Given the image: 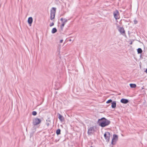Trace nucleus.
<instances>
[{"mask_svg": "<svg viewBox=\"0 0 147 147\" xmlns=\"http://www.w3.org/2000/svg\"><path fill=\"white\" fill-rule=\"evenodd\" d=\"M110 121L105 117H102V127H104L110 123Z\"/></svg>", "mask_w": 147, "mask_h": 147, "instance_id": "1", "label": "nucleus"}, {"mask_svg": "<svg viewBox=\"0 0 147 147\" xmlns=\"http://www.w3.org/2000/svg\"><path fill=\"white\" fill-rule=\"evenodd\" d=\"M56 8L55 7H52L51 11L50 19L53 20L55 18L56 12Z\"/></svg>", "mask_w": 147, "mask_h": 147, "instance_id": "2", "label": "nucleus"}, {"mask_svg": "<svg viewBox=\"0 0 147 147\" xmlns=\"http://www.w3.org/2000/svg\"><path fill=\"white\" fill-rule=\"evenodd\" d=\"M118 136L116 134H113V138L112 140L111 144L113 145H115L118 140Z\"/></svg>", "mask_w": 147, "mask_h": 147, "instance_id": "3", "label": "nucleus"}, {"mask_svg": "<svg viewBox=\"0 0 147 147\" xmlns=\"http://www.w3.org/2000/svg\"><path fill=\"white\" fill-rule=\"evenodd\" d=\"M41 122V120L40 119L36 118L33 119L32 124L34 125H35L40 124Z\"/></svg>", "mask_w": 147, "mask_h": 147, "instance_id": "4", "label": "nucleus"}, {"mask_svg": "<svg viewBox=\"0 0 147 147\" xmlns=\"http://www.w3.org/2000/svg\"><path fill=\"white\" fill-rule=\"evenodd\" d=\"M96 127H92L89 128L88 130V133L89 135H91L93 134L95 131Z\"/></svg>", "mask_w": 147, "mask_h": 147, "instance_id": "5", "label": "nucleus"}, {"mask_svg": "<svg viewBox=\"0 0 147 147\" xmlns=\"http://www.w3.org/2000/svg\"><path fill=\"white\" fill-rule=\"evenodd\" d=\"M60 20L62 22V24L61 26L60 27L61 29H62L66 23L67 22V20L65 18L63 19V18H61L60 19Z\"/></svg>", "mask_w": 147, "mask_h": 147, "instance_id": "6", "label": "nucleus"}, {"mask_svg": "<svg viewBox=\"0 0 147 147\" xmlns=\"http://www.w3.org/2000/svg\"><path fill=\"white\" fill-rule=\"evenodd\" d=\"M110 134L108 132H106L104 134V136L107 142H108L109 140Z\"/></svg>", "mask_w": 147, "mask_h": 147, "instance_id": "7", "label": "nucleus"}, {"mask_svg": "<svg viewBox=\"0 0 147 147\" xmlns=\"http://www.w3.org/2000/svg\"><path fill=\"white\" fill-rule=\"evenodd\" d=\"M113 14L114 17L116 20L119 19L120 18L119 13L118 10H116L115 11H114L113 12Z\"/></svg>", "mask_w": 147, "mask_h": 147, "instance_id": "8", "label": "nucleus"}, {"mask_svg": "<svg viewBox=\"0 0 147 147\" xmlns=\"http://www.w3.org/2000/svg\"><path fill=\"white\" fill-rule=\"evenodd\" d=\"M119 31L121 34L123 35L124 34H125V31L123 27H120L119 29Z\"/></svg>", "mask_w": 147, "mask_h": 147, "instance_id": "9", "label": "nucleus"}, {"mask_svg": "<svg viewBox=\"0 0 147 147\" xmlns=\"http://www.w3.org/2000/svg\"><path fill=\"white\" fill-rule=\"evenodd\" d=\"M120 102L122 103L126 104L129 102V101L127 99L123 98L121 100Z\"/></svg>", "mask_w": 147, "mask_h": 147, "instance_id": "10", "label": "nucleus"}, {"mask_svg": "<svg viewBox=\"0 0 147 147\" xmlns=\"http://www.w3.org/2000/svg\"><path fill=\"white\" fill-rule=\"evenodd\" d=\"M33 21V19L32 17H30L28 18V23L30 26H31Z\"/></svg>", "mask_w": 147, "mask_h": 147, "instance_id": "11", "label": "nucleus"}, {"mask_svg": "<svg viewBox=\"0 0 147 147\" xmlns=\"http://www.w3.org/2000/svg\"><path fill=\"white\" fill-rule=\"evenodd\" d=\"M111 107L113 108H115L116 107V103L115 101H113L111 103Z\"/></svg>", "mask_w": 147, "mask_h": 147, "instance_id": "12", "label": "nucleus"}, {"mask_svg": "<svg viewBox=\"0 0 147 147\" xmlns=\"http://www.w3.org/2000/svg\"><path fill=\"white\" fill-rule=\"evenodd\" d=\"M129 85L130 87L132 88H135L136 86V84H130Z\"/></svg>", "mask_w": 147, "mask_h": 147, "instance_id": "13", "label": "nucleus"}, {"mask_svg": "<svg viewBox=\"0 0 147 147\" xmlns=\"http://www.w3.org/2000/svg\"><path fill=\"white\" fill-rule=\"evenodd\" d=\"M58 115H59V117H58L59 119L61 121H62L63 120V116L59 114H58Z\"/></svg>", "mask_w": 147, "mask_h": 147, "instance_id": "14", "label": "nucleus"}, {"mask_svg": "<svg viewBox=\"0 0 147 147\" xmlns=\"http://www.w3.org/2000/svg\"><path fill=\"white\" fill-rule=\"evenodd\" d=\"M57 31V29L55 28H53L51 32L52 33H54L56 32Z\"/></svg>", "mask_w": 147, "mask_h": 147, "instance_id": "15", "label": "nucleus"}, {"mask_svg": "<svg viewBox=\"0 0 147 147\" xmlns=\"http://www.w3.org/2000/svg\"><path fill=\"white\" fill-rule=\"evenodd\" d=\"M142 49L141 48H139L137 49V52L138 54L142 53Z\"/></svg>", "mask_w": 147, "mask_h": 147, "instance_id": "16", "label": "nucleus"}, {"mask_svg": "<svg viewBox=\"0 0 147 147\" xmlns=\"http://www.w3.org/2000/svg\"><path fill=\"white\" fill-rule=\"evenodd\" d=\"M97 123L99 126H101V119H98Z\"/></svg>", "mask_w": 147, "mask_h": 147, "instance_id": "17", "label": "nucleus"}, {"mask_svg": "<svg viewBox=\"0 0 147 147\" xmlns=\"http://www.w3.org/2000/svg\"><path fill=\"white\" fill-rule=\"evenodd\" d=\"M61 130L59 129H57L56 131V134L58 135L60 134Z\"/></svg>", "mask_w": 147, "mask_h": 147, "instance_id": "18", "label": "nucleus"}, {"mask_svg": "<svg viewBox=\"0 0 147 147\" xmlns=\"http://www.w3.org/2000/svg\"><path fill=\"white\" fill-rule=\"evenodd\" d=\"M112 100L111 99H109V100H107V102H106V103H110V102H112Z\"/></svg>", "mask_w": 147, "mask_h": 147, "instance_id": "19", "label": "nucleus"}, {"mask_svg": "<svg viewBox=\"0 0 147 147\" xmlns=\"http://www.w3.org/2000/svg\"><path fill=\"white\" fill-rule=\"evenodd\" d=\"M37 114V113L36 111H33L32 112V114L33 115H36Z\"/></svg>", "mask_w": 147, "mask_h": 147, "instance_id": "20", "label": "nucleus"}, {"mask_svg": "<svg viewBox=\"0 0 147 147\" xmlns=\"http://www.w3.org/2000/svg\"><path fill=\"white\" fill-rule=\"evenodd\" d=\"M54 23L53 22H52L50 24V26L51 27L52 26L54 25Z\"/></svg>", "mask_w": 147, "mask_h": 147, "instance_id": "21", "label": "nucleus"}, {"mask_svg": "<svg viewBox=\"0 0 147 147\" xmlns=\"http://www.w3.org/2000/svg\"><path fill=\"white\" fill-rule=\"evenodd\" d=\"M134 22L135 24H137L138 23V21L136 20H134Z\"/></svg>", "mask_w": 147, "mask_h": 147, "instance_id": "22", "label": "nucleus"}, {"mask_svg": "<svg viewBox=\"0 0 147 147\" xmlns=\"http://www.w3.org/2000/svg\"><path fill=\"white\" fill-rule=\"evenodd\" d=\"M46 125H47V126L48 127L49 126V123H46Z\"/></svg>", "mask_w": 147, "mask_h": 147, "instance_id": "23", "label": "nucleus"}, {"mask_svg": "<svg viewBox=\"0 0 147 147\" xmlns=\"http://www.w3.org/2000/svg\"><path fill=\"white\" fill-rule=\"evenodd\" d=\"M63 40H60V42L62 43L63 42Z\"/></svg>", "mask_w": 147, "mask_h": 147, "instance_id": "24", "label": "nucleus"}, {"mask_svg": "<svg viewBox=\"0 0 147 147\" xmlns=\"http://www.w3.org/2000/svg\"><path fill=\"white\" fill-rule=\"evenodd\" d=\"M145 72L146 73H147V68L146 69V70H145Z\"/></svg>", "mask_w": 147, "mask_h": 147, "instance_id": "25", "label": "nucleus"}, {"mask_svg": "<svg viewBox=\"0 0 147 147\" xmlns=\"http://www.w3.org/2000/svg\"><path fill=\"white\" fill-rule=\"evenodd\" d=\"M132 44V42H131V43H130V45H131V44Z\"/></svg>", "mask_w": 147, "mask_h": 147, "instance_id": "26", "label": "nucleus"}, {"mask_svg": "<svg viewBox=\"0 0 147 147\" xmlns=\"http://www.w3.org/2000/svg\"><path fill=\"white\" fill-rule=\"evenodd\" d=\"M71 41V39H70V40H69V41Z\"/></svg>", "mask_w": 147, "mask_h": 147, "instance_id": "27", "label": "nucleus"}, {"mask_svg": "<svg viewBox=\"0 0 147 147\" xmlns=\"http://www.w3.org/2000/svg\"><path fill=\"white\" fill-rule=\"evenodd\" d=\"M92 147V146H91V147Z\"/></svg>", "mask_w": 147, "mask_h": 147, "instance_id": "28", "label": "nucleus"}]
</instances>
